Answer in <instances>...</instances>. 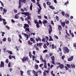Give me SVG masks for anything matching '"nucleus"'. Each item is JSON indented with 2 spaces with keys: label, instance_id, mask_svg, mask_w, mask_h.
<instances>
[{
  "label": "nucleus",
  "instance_id": "51",
  "mask_svg": "<svg viewBox=\"0 0 76 76\" xmlns=\"http://www.w3.org/2000/svg\"><path fill=\"white\" fill-rule=\"evenodd\" d=\"M36 58V56H33L32 57L33 60V61H34L35 60V58Z\"/></svg>",
  "mask_w": 76,
  "mask_h": 76
},
{
  "label": "nucleus",
  "instance_id": "61",
  "mask_svg": "<svg viewBox=\"0 0 76 76\" xmlns=\"http://www.w3.org/2000/svg\"><path fill=\"white\" fill-rule=\"evenodd\" d=\"M37 17L39 19H41L42 17L41 16L37 15Z\"/></svg>",
  "mask_w": 76,
  "mask_h": 76
},
{
  "label": "nucleus",
  "instance_id": "16",
  "mask_svg": "<svg viewBox=\"0 0 76 76\" xmlns=\"http://www.w3.org/2000/svg\"><path fill=\"white\" fill-rule=\"evenodd\" d=\"M42 23L43 24H44V26H46L45 24H47V20H45L42 22Z\"/></svg>",
  "mask_w": 76,
  "mask_h": 76
},
{
  "label": "nucleus",
  "instance_id": "2",
  "mask_svg": "<svg viewBox=\"0 0 76 76\" xmlns=\"http://www.w3.org/2000/svg\"><path fill=\"white\" fill-rule=\"evenodd\" d=\"M42 43L41 42H40L39 43H37V45L36 44H34V47L36 50H39V48L38 47H42Z\"/></svg>",
  "mask_w": 76,
  "mask_h": 76
},
{
  "label": "nucleus",
  "instance_id": "14",
  "mask_svg": "<svg viewBox=\"0 0 76 76\" xmlns=\"http://www.w3.org/2000/svg\"><path fill=\"white\" fill-rule=\"evenodd\" d=\"M36 41L37 42H38V41H40V42H41V39H40V38H39V37H38V38H37L36 39Z\"/></svg>",
  "mask_w": 76,
  "mask_h": 76
},
{
  "label": "nucleus",
  "instance_id": "44",
  "mask_svg": "<svg viewBox=\"0 0 76 76\" xmlns=\"http://www.w3.org/2000/svg\"><path fill=\"white\" fill-rule=\"evenodd\" d=\"M70 35H71V36L72 37H75V35H74V34H73V33H70Z\"/></svg>",
  "mask_w": 76,
  "mask_h": 76
},
{
  "label": "nucleus",
  "instance_id": "57",
  "mask_svg": "<svg viewBox=\"0 0 76 76\" xmlns=\"http://www.w3.org/2000/svg\"><path fill=\"white\" fill-rule=\"evenodd\" d=\"M51 24H52V25H53L54 26V22H53V21L51 20Z\"/></svg>",
  "mask_w": 76,
  "mask_h": 76
},
{
  "label": "nucleus",
  "instance_id": "54",
  "mask_svg": "<svg viewBox=\"0 0 76 76\" xmlns=\"http://www.w3.org/2000/svg\"><path fill=\"white\" fill-rule=\"evenodd\" d=\"M46 58H49V55L46 54Z\"/></svg>",
  "mask_w": 76,
  "mask_h": 76
},
{
  "label": "nucleus",
  "instance_id": "13",
  "mask_svg": "<svg viewBox=\"0 0 76 76\" xmlns=\"http://www.w3.org/2000/svg\"><path fill=\"white\" fill-rule=\"evenodd\" d=\"M29 15H31V14L29 13V12H25V15L27 16H29Z\"/></svg>",
  "mask_w": 76,
  "mask_h": 76
},
{
  "label": "nucleus",
  "instance_id": "55",
  "mask_svg": "<svg viewBox=\"0 0 76 76\" xmlns=\"http://www.w3.org/2000/svg\"><path fill=\"white\" fill-rule=\"evenodd\" d=\"M3 41L5 42L6 41V38L4 37L2 40Z\"/></svg>",
  "mask_w": 76,
  "mask_h": 76
},
{
  "label": "nucleus",
  "instance_id": "3",
  "mask_svg": "<svg viewBox=\"0 0 76 76\" xmlns=\"http://www.w3.org/2000/svg\"><path fill=\"white\" fill-rule=\"evenodd\" d=\"M49 39V38L48 37H45V38H44L43 39H42V41H43V42H45V41H46L47 42L46 44V45L47 46L49 45V43L47 41H48Z\"/></svg>",
  "mask_w": 76,
  "mask_h": 76
},
{
  "label": "nucleus",
  "instance_id": "12",
  "mask_svg": "<svg viewBox=\"0 0 76 76\" xmlns=\"http://www.w3.org/2000/svg\"><path fill=\"white\" fill-rule=\"evenodd\" d=\"M58 29L59 31H60L61 29H62V27H61V25H58Z\"/></svg>",
  "mask_w": 76,
  "mask_h": 76
},
{
  "label": "nucleus",
  "instance_id": "26",
  "mask_svg": "<svg viewBox=\"0 0 76 76\" xmlns=\"http://www.w3.org/2000/svg\"><path fill=\"white\" fill-rule=\"evenodd\" d=\"M49 41H53V39H52V37L51 36H49Z\"/></svg>",
  "mask_w": 76,
  "mask_h": 76
},
{
  "label": "nucleus",
  "instance_id": "6",
  "mask_svg": "<svg viewBox=\"0 0 76 76\" xmlns=\"http://www.w3.org/2000/svg\"><path fill=\"white\" fill-rule=\"evenodd\" d=\"M25 20H31V16L30 15H28L27 17V18H25L24 19Z\"/></svg>",
  "mask_w": 76,
  "mask_h": 76
},
{
  "label": "nucleus",
  "instance_id": "47",
  "mask_svg": "<svg viewBox=\"0 0 76 76\" xmlns=\"http://www.w3.org/2000/svg\"><path fill=\"white\" fill-rule=\"evenodd\" d=\"M1 33H2V37H4V35L5 34V33L3 32H1Z\"/></svg>",
  "mask_w": 76,
  "mask_h": 76
},
{
  "label": "nucleus",
  "instance_id": "17",
  "mask_svg": "<svg viewBox=\"0 0 76 76\" xmlns=\"http://www.w3.org/2000/svg\"><path fill=\"white\" fill-rule=\"evenodd\" d=\"M8 53V54H10L11 55H12L13 54V53H12V52L11 51H10L9 50H7L6 51V53Z\"/></svg>",
  "mask_w": 76,
  "mask_h": 76
},
{
  "label": "nucleus",
  "instance_id": "10",
  "mask_svg": "<svg viewBox=\"0 0 76 76\" xmlns=\"http://www.w3.org/2000/svg\"><path fill=\"white\" fill-rule=\"evenodd\" d=\"M61 25L63 27V28H64L65 26V25H66V22L64 21L63 22H61Z\"/></svg>",
  "mask_w": 76,
  "mask_h": 76
},
{
  "label": "nucleus",
  "instance_id": "28",
  "mask_svg": "<svg viewBox=\"0 0 76 76\" xmlns=\"http://www.w3.org/2000/svg\"><path fill=\"white\" fill-rule=\"evenodd\" d=\"M24 26H25L26 27H27V28H29V25L27 24H24Z\"/></svg>",
  "mask_w": 76,
  "mask_h": 76
},
{
  "label": "nucleus",
  "instance_id": "35",
  "mask_svg": "<svg viewBox=\"0 0 76 76\" xmlns=\"http://www.w3.org/2000/svg\"><path fill=\"white\" fill-rule=\"evenodd\" d=\"M3 11L4 13H6L7 12V10L6 9H5V8H4Z\"/></svg>",
  "mask_w": 76,
  "mask_h": 76
},
{
  "label": "nucleus",
  "instance_id": "29",
  "mask_svg": "<svg viewBox=\"0 0 76 76\" xmlns=\"http://www.w3.org/2000/svg\"><path fill=\"white\" fill-rule=\"evenodd\" d=\"M34 22L36 24H37L39 23V22H38V21H37V20H34Z\"/></svg>",
  "mask_w": 76,
  "mask_h": 76
},
{
  "label": "nucleus",
  "instance_id": "30",
  "mask_svg": "<svg viewBox=\"0 0 76 76\" xmlns=\"http://www.w3.org/2000/svg\"><path fill=\"white\" fill-rule=\"evenodd\" d=\"M33 6H32V3L31 4V5L30 7V9L31 10H32V9Z\"/></svg>",
  "mask_w": 76,
  "mask_h": 76
},
{
  "label": "nucleus",
  "instance_id": "24",
  "mask_svg": "<svg viewBox=\"0 0 76 76\" xmlns=\"http://www.w3.org/2000/svg\"><path fill=\"white\" fill-rule=\"evenodd\" d=\"M71 68H75V65L73 64H71Z\"/></svg>",
  "mask_w": 76,
  "mask_h": 76
},
{
  "label": "nucleus",
  "instance_id": "56",
  "mask_svg": "<svg viewBox=\"0 0 76 76\" xmlns=\"http://www.w3.org/2000/svg\"><path fill=\"white\" fill-rule=\"evenodd\" d=\"M61 14H62V15L63 16H64V15H65V13L63 11H62L61 12Z\"/></svg>",
  "mask_w": 76,
  "mask_h": 76
},
{
  "label": "nucleus",
  "instance_id": "32",
  "mask_svg": "<svg viewBox=\"0 0 76 76\" xmlns=\"http://www.w3.org/2000/svg\"><path fill=\"white\" fill-rule=\"evenodd\" d=\"M65 16L66 18H69V17H70L69 14H68L67 13L66 14H65Z\"/></svg>",
  "mask_w": 76,
  "mask_h": 76
},
{
  "label": "nucleus",
  "instance_id": "50",
  "mask_svg": "<svg viewBox=\"0 0 76 76\" xmlns=\"http://www.w3.org/2000/svg\"><path fill=\"white\" fill-rule=\"evenodd\" d=\"M49 55L50 57H51V56L53 55V53H49Z\"/></svg>",
  "mask_w": 76,
  "mask_h": 76
},
{
  "label": "nucleus",
  "instance_id": "62",
  "mask_svg": "<svg viewBox=\"0 0 76 76\" xmlns=\"http://www.w3.org/2000/svg\"><path fill=\"white\" fill-rule=\"evenodd\" d=\"M39 24H41V25H42V21L41 20H39Z\"/></svg>",
  "mask_w": 76,
  "mask_h": 76
},
{
  "label": "nucleus",
  "instance_id": "11",
  "mask_svg": "<svg viewBox=\"0 0 76 76\" xmlns=\"http://www.w3.org/2000/svg\"><path fill=\"white\" fill-rule=\"evenodd\" d=\"M21 1H20V0H19V3H18V8L19 9H20L22 7V4H21Z\"/></svg>",
  "mask_w": 76,
  "mask_h": 76
},
{
  "label": "nucleus",
  "instance_id": "34",
  "mask_svg": "<svg viewBox=\"0 0 76 76\" xmlns=\"http://www.w3.org/2000/svg\"><path fill=\"white\" fill-rule=\"evenodd\" d=\"M38 68H39L38 65L37 64H36L35 65V68L36 69H38Z\"/></svg>",
  "mask_w": 76,
  "mask_h": 76
},
{
  "label": "nucleus",
  "instance_id": "7",
  "mask_svg": "<svg viewBox=\"0 0 76 76\" xmlns=\"http://www.w3.org/2000/svg\"><path fill=\"white\" fill-rule=\"evenodd\" d=\"M73 56H72L68 58L67 59L68 61H72V60H73Z\"/></svg>",
  "mask_w": 76,
  "mask_h": 76
},
{
  "label": "nucleus",
  "instance_id": "39",
  "mask_svg": "<svg viewBox=\"0 0 76 76\" xmlns=\"http://www.w3.org/2000/svg\"><path fill=\"white\" fill-rule=\"evenodd\" d=\"M47 5H51V2L48 1L47 2Z\"/></svg>",
  "mask_w": 76,
  "mask_h": 76
},
{
  "label": "nucleus",
  "instance_id": "19",
  "mask_svg": "<svg viewBox=\"0 0 76 76\" xmlns=\"http://www.w3.org/2000/svg\"><path fill=\"white\" fill-rule=\"evenodd\" d=\"M50 58L52 60H55V57L54 56H52L50 57Z\"/></svg>",
  "mask_w": 76,
  "mask_h": 76
},
{
  "label": "nucleus",
  "instance_id": "36",
  "mask_svg": "<svg viewBox=\"0 0 76 76\" xmlns=\"http://www.w3.org/2000/svg\"><path fill=\"white\" fill-rule=\"evenodd\" d=\"M20 73H21V76H23V71L22 70H20Z\"/></svg>",
  "mask_w": 76,
  "mask_h": 76
},
{
  "label": "nucleus",
  "instance_id": "58",
  "mask_svg": "<svg viewBox=\"0 0 76 76\" xmlns=\"http://www.w3.org/2000/svg\"><path fill=\"white\" fill-rule=\"evenodd\" d=\"M43 75L44 76H47V73L45 72H43Z\"/></svg>",
  "mask_w": 76,
  "mask_h": 76
},
{
  "label": "nucleus",
  "instance_id": "23",
  "mask_svg": "<svg viewBox=\"0 0 76 76\" xmlns=\"http://www.w3.org/2000/svg\"><path fill=\"white\" fill-rule=\"evenodd\" d=\"M26 0H20V1H21V3H26Z\"/></svg>",
  "mask_w": 76,
  "mask_h": 76
},
{
  "label": "nucleus",
  "instance_id": "9",
  "mask_svg": "<svg viewBox=\"0 0 76 76\" xmlns=\"http://www.w3.org/2000/svg\"><path fill=\"white\" fill-rule=\"evenodd\" d=\"M4 67V63L3 61H1L0 65V67Z\"/></svg>",
  "mask_w": 76,
  "mask_h": 76
},
{
  "label": "nucleus",
  "instance_id": "37",
  "mask_svg": "<svg viewBox=\"0 0 76 76\" xmlns=\"http://www.w3.org/2000/svg\"><path fill=\"white\" fill-rule=\"evenodd\" d=\"M59 18V17H58V16H56V20L58 21L59 20V19H58Z\"/></svg>",
  "mask_w": 76,
  "mask_h": 76
},
{
  "label": "nucleus",
  "instance_id": "15",
  "mask_svg": "<svg viewBox=\"0 0 76 76\" xmlns=\"http://www.w3.org/2000/svg\"><path fill=\"white\" fill-rule=\"evenodd\" d=\"M59 66L60 69H63V68H64V65H63V64H60L59 65Z\"/></svg>",
  "mask_w": 76,
  "mask_h": 76
},
{
  "label": "nucleus",
  "instance_id": "22",
  "mask_svg": "<svg viewBox=\"0 0 76 76\" xmlns=\"http://www.w3.org/2000/svg\"><path fill=\"white\" fill-rule=\"evenodd\" d=\"M48 31V33L49 34H50L52 32V31H53V29H49Z\"/></svg>",
  "mask_w": 76,
  "mask_h": 76
},
{
  "label": "nucleus",
  "instance_id": "53",
  "mask_svg": "<svg viewBox=\"0 0 76 76\" xmlns=\"http://www.w3.org/2000/svg\"><path fill=\"white\" fill-rule=\"evenodd\" d=\"M42 61L43 62H44V64H47V63H46V61L45 60L43 59V60H42Z\"/></svg>",
  "mask_w": 76,
  "mask_h": 76
},
{
  "label": "nucleus",
  "instance_id": "49",
  "mask_svg": "<svg viewBox=\"0 0 76 76\" xmlns=\"http://www.w3.org/2000/svg\"><path fill=\"white\" fill-rule=\"evenodd\" d=\"M29 55L30 56V58H31V56H32V54H31V52H29Z\"/></svg>",
  "mask_w": 76,
  "mask_h": 76
},
{
  "label": "nucleus",
  "instance_id": "41",
  "mask_svg": "<svg viewBox=\"0 0 76 76\" xmlns=\"http://www.w3.org/2000/svg\"><path fill=\"white\" fill-rule=\"evenodd\" d=\"M37 5L38 6H39V8H40V9H42V8L41 7V6H40V4H37Z\"/></svg>",
  "mask_w": 76,
  "mask_h": 76
},
{
  "label": "nucleus",
  "instance_id": "46",
  "mask_svg": "<svg viewBox=\"0 0 76 76\" xmlns=\"http://www.w3.org/2000/svg\"><path fill=\"white\" fill-rule=\"evenodd\" d=\"M5 63L7 64V63H9V60H8V59H6L5 61Z\"/></svg>",
  "mask_w": 76,
  "mask_h": 76
},
{
  "label": "nucleus",
  "instance_id": "60",
  "mask_svg": "<svg viewBox=\"0 0 76 76\" xmlns=\"http://www.w3.org/2000/svg\"><path fill=\"white\" fill-rule=\"evenodd\" d=\"M6 28L7 29H8L9 30L10 29V28H9L8 26H6Z\"/></svg>",
  "mask_w": 76,
  "mask_h": 76
},
{
  "label": "nucleus",
  "instance_id": "8",
  "mask_svg": "<svg viewBox=\"0 0 76 76\" xmlns=\"http://www.w3.org/2000/svg\"><path fill=\"white\" fill-rule=\"evenodd\" d=\"M22 34L23 35V34H24V35L25 36V37H26V40H28V38H29V36H28V35L26 34L23 33Z\"/></svg>",
  "mask_w": 76,
  "mask_h": 76
},
{
  "label": "nucleus",
  "instance_id": "64",
  "mask_svg": "<svg viewBox=\"0 0 76 76\" xmlns=\"http://www.w3.org/2000/svg\"><path fill=\"white\" fill-rule=\"evenodd\" d=\"M73 46H74V47H75V48H76V43H75L73 44Z\"/></svg>",
  "mask_w": 76,
  "mask_h": 76
},
{
  "label": "nucleus",
  "instance_id": "21",
  "mask_svg": "<svg viewBox=\"0 0 76 76\" xmlns=\"http://www.w3.org/2000/svg\"><path fill=\"white\" fill-rule=\"evenodd\" d=\"M65 23H66V25H68L69 24V20H66H66H65Z\"/></svg>",
  "mask_w": 76,
  "mask_h": 76
},
{
  "label": "nucleus",
  "instance_id": "59",
  "mask_svg": "<svg viewBox=\"0 0 76 76\" xmlns=\"http://www.w3.org/2000/svg\"><path fill=\"white\" fill-rule=\"evenodd\" d=\"M49 29H52V26H51V25H49Z\"/></svg>",
  "mask_w": 76,
  "mask_h": 76
},
{
  "label": "nucleus",
  "instance_id": "20",
  "mask_svg": "<svg viewBox=\"0 0 76 76\" xmlns=\"http://www.w3.org/2000/svg\"><path fill=\"white\" fill-rule=\"evenodd\" d=\"M50 9H52V10H53L54 9H55V8L53 7V6H49Z\"/></svg>",
  "mask_w": 76,
  "mask_h": 76
},
{
  "label": "nucleus",
  "instance_id": "31",
  "mask_svg": "<svg viewBox=\"0 0 76 76\" xmlns=\"http://www.w3.org/2000/svg\"><path fill=\"white\" fill-rule=\"evenodd\" d=\"M43 6L44 7V8H45V9L46 8V4H45V3H43Z\"/></svg>",
  "mask_w": 76,
  "mask_h": 76
},
{
  "label": "nucleus",
  "instance_id": "4",
  "mask_svg": "<svg viewBox=\"0 0 76 76\" xmlns=\"http://www.w3.org/2000/svg\"><path fill=\"white\" fill-rule=\"evenodd\" d=\"M28 60H29V58L28 56H24L23 58H21V60L23 63H24L25 61H28Z\"/></svg>",
  "mask_w": 76,
  "mask_h": 76
},
{
  "label": "nucleus",
  "instance_id": "43",
  "mask_svg": "<svg viewBox=\"0 0 76 76\" xmlns=\"http://www.w3.org/2000/svg\"><path fill=\"white\" fill-rule=\"evenodd\" d=\"M40 60H41L42 61V60H43V58H42V55H40Z\"/></svg>",
  "mask_w": 76,
  "mask_h": 76
},
{
  "label": "nucleus",
  "instance_id": "45",
  "mask_svg": "<svg viewBox=\"0 0 76 76\" xmlns=\"http://www.w3.org/2000/svg\"><path fill=\"white\" fill-rule=\"evenodd\" d=\"M11 65V63L9 62L8 64V67H10V65Z\"/></svg>",
  "mask_w": 76,
  "mask_h": 76
},
{
  "label": "nucleus",
  "instance_id": "27",
  "mask_svg": "<svg viewBox=\"0 0 76 76\" xmlns=\"http://www.w3.org/2000/svg\"><path fill=\"white\" fill-rule=\"evenodd\" d=\"M36 26L38 28H39L40 27V26H39V23H37V24H36Z\"/></svg>",
  "mask_w": 76,
  "mask_h": 76
},
{
  "label": "nucleus",
  "instance_id": "18",
  "mask_svg": "<svg viewBox=\"0 0 76 76\" xmlns=\"http://www.w3.org/2000/svg\"><path fill=\"white\" fill-rule=\"evenodd\" d=\"M15 19H18L19 18V16L18 15V14H16L15 15Z\"/></svg>",
  "mask_w": 76,
  "mask_h": 76
},
{
  "label": "nucleus",
  "instance_id": "40",
  "mask_svg": "<svg viewBox=\"0 0 76 76\" xmlns=\"http://www.w3.org/2000/svg\"><path fill=\"white\" fill-rule=\"evenodd\" d=\"M14 12L15 13H18V10H17L14 9Z\"/></svg>",
  "mask_w": 76,
  "mask_h": 76
},
{
  "label": "nucleus",
  "instance_id": "25",
  "mask_svg": "<svg viewBox=\"0 0 76 76\" xmlns=\"http://www.w3.org/2000/svg\"><path fill=\"white\" fill-rule=\"evenodd\" d=\"M25 31H28V32H31V31H29V28L28 27L26 28L25 29Z\"/></svg>",
  "mask_w": 76,
  "mask_h": 76
},
{
  "label": "nucleus",
  "instance_id": "48",
  "mask_svg": "<svg viewBox=\"0 0 76 76\" xmlns=\"http://www.w3.org/2000/svg\"><path fill=\"white\" fill-rule=\"evenodd\" d=\"M8 40L9 42H11V38L10 37H8Z\"/></svg>",
  "mask_w": 76,
  "mask_h": 76
},
{
  "label": "nucleus",
  "instance_id": "52",
  "mask_svg": "<svg viewBox=\"0 0 76 76\" xmlns=\"http://www.w3.org/2000/svg\"><path fill=\"white\" fill-rule=\"evenodd\" d=\"M69 1H67L65 3L64 5H67V4H69Z\"/></svg>",
  "mask_w": 76,
  "mask_h": 76
},
{
  "label": "nucleus",
  "instance_id": "63",
  "mask_svg": "<svg viewBox=\"0 0 76 76\" xmlns=\"http://www.w3.org/2000/svg\"><path fill=\"white\" fill-rule=\"evenodd\" d=\"M9 59H12V55H10L9 56Z\"/></svg>",
  "mask_w": 76,
  "mask_h": 76
},
{
  "label": "nucleus",
  "instance_id": "42",
  "mask_svg": "<svg viewBox=\"0 0 76 76\" xmlns=\"http://www.w3.org/2000/svg\"><path fill=\"white\" fill-rule=\"evenodd\" d=\"M47 52H48V50H47L46 49L43 50V53H47Z\"/></svg>",
  "mask_w": 76,
  "mask_h": 76
},
{
  "label": "nucleus",
  "instance_id": "5",
  "mask_svg": "<svg viewBox=\"0 0 76 76\" xmlns=\"http://www.w3.org/2000/svg\"><path fill=\"white\" fill-rule=\"evenodd\" d=\"M63 51L66 53H69V49L67 47H64Z\"/></svg>",
  "mask_w": 76,
  "mask_h": 76
},
{
  "label": "nucleus",
  "instance_id": "1",
  "mask_svg": "<svg viewBox=\"0 0 76 76\" xmlns=\"http://www.w3.org/2000/svg\"><path fill=\"white\" fill-rule=\"evenodd\" d=\"M30 40H28L27 41V43L28 45H31L35 43V40L34 39V38H31L30 39Z\"/></svg>",
  "mask_w": 76,
  "mask_h": 76
},
{
  "label": "nucleus",
  "instance_id": "33",
  "mask_svg": "<svg viewBox=\"0 0 76 76\" xmlns=\"http://www.w3.org/2000/svg\"><path fill=\"white\" fill-rule=\"evenodd\" d=\"M30 72H31V70H28L27 71V72L28 74V75H31V73H30Z\"/></svg>",
  "mask_w": 76,
  "mask_h": 76
},
{
  "label": "nucleus",
  "instance_id": "38",
  "mask_svg": "<svg viewBox=\"0 0 76 76\" xmlns=\"http://www.w3.org/2000/svg\"><path fill=\"white\" fill-rule=\"evenodd\" d=\"M66 66L68 68H71V66H70V65L69 64H66Z\"/></svg>",
  "mask_w": 76,
  "mask_h": 76
}]
</instances>
